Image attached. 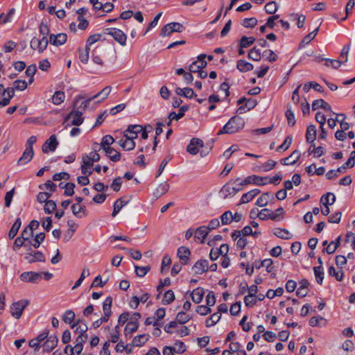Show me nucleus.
I'll list each match as a JSON object with an SVG mask.
<instances>
[{"mask_svg":"<svg viewBox=\"0 0 355 355\" xmlns=\"http://www.w3.org/2000/svg\"><path fill=\"white\" fill-rule=\"evenodd\" d=\"M292 140H293V138L291 136L286 137V138L285 139L283 144H282L279 146H278V148H277V150L280 151V150H287L289 148V146H291V144L292 143Z\"/></svg>","mask_w":355,"mask_h":355,"instance_id":"nucleus-61","label":"nucleus"},{"mask_svg":"<svg viewBox=\"0 0 355 355\" xmlns=\"http://www.w3.org/2000/svg\"><path fill=\"white\" fill-rule=\"evenodd\" d=\"M255 38L254 37L243 36L240 40V46L247 48L254 44Z\"/></svg>","mask_w":355,"mask_h":355,"instance_id":"nucleus-37","label":"nucleus"},{"mask_svg":"<svg viewBox=\"0 0 355 355\" xmlns=\"http://www.w3.org/2000/svg\"><path fill=\"white\" fill-rule=\"evenodd\" d=\"M328 273L330 276L334 277L337 281L340 282L343 277V270L336 271L334 266H330L328 269Z\"/></svg>","mask_w":355,"mask_h":355,"instance_id":"nucleus-40","label":"nucleus"},{"mask_svg":"<svg viewBox=\"0 0 355 355\" xmlns=\"http://www.w3.org/2000/svg\"><path fill=\"white\" fill-rule=\"evenodd\" d=\"M273 234L282 239H290L292 237L291 234L286 230L284 228H275L273 231Z\"/></svg>","mask_w":355,"mask_h":355,"instance_id":"nucleus-27","label":"nucleus"},{"mask_svg":"<svg viewBox=\"0 0 355 355\" xmlns=\"http://www.w3.org/2000/svg\"><path fill=\"white\" fill-rule=\"evenodd\" d=\"M320 107L327 111H331V105L325 102L323 99L315 100L312 103V110H316Z\"/></svg>","mask_w":355,"mask_h":355,"instance_id":"nucleus-22","label":"nucleus"},{"mask_svg":"<svg viewBox=\"0 0 355 355\" xmlns=\"http://www.w3.org/2000/svg\"><path fill=\"white\" fill-rule=\"evenodd\" d=\"M175 300V295L172 290H168L166 292H165L164 297H163V302L165 304H169L171 302H173Z\"/></svg>","mask_w":355,"mask_h":355,"instance_id":"nucleus-46","label":"nucleus"},{"mask_svg":"<svg viewBox=\"0 0 355 355\" xmlns=\"http://www.w3.org/2000/svg\"><path fill=\"white\" fill-rule=\"evenodd\" d=\"M272 197V194L270 192L263 193L259 196L257 201L256 205L259 207H265L268 205L270 199Z\"/></svg>","mask_w":355,"mask_h":355,"instance_id":"nucleus-24","label":"nucleus"},{"mask_svg":"<svg viewBox=\"0 0 355 355\" xmlns=\"http://www.w3.org/2000/svg\"><path fill=\"white\" fill-rule=\"evenodd\" d=\"M114 139L111 135H107L104 136L102 139V141L101 144L102 149L103 150L106 149V148L107 146H109L110 145L114 143Z\"/></svg>","mask_w":355,"mask_h":355,"instance_id":"nucleus-51","label":"nucleus"},{"mask_svg":"<svg viewBox=\"0 0 355 355\" xmlns=\"http://www.w3.org/2000/svg\"><path fill=\"white\" fill-rule=\"evenodd\" d=\"M135 273L138 277H144L147 272L150 270V267L149 266H135Z\"/></svg>","mask_w":355,"mask_h":355,"instance_id":"nucleus-47","label":"nucleus"},{"mask_svg":"<svg viewBox=\"0 0 355 355\" xmlns=\"http://www.w3.org/2000/svg\"><path fill=\"white\" fill-rule=\"evenodd\" d=\"M56 209V204L53 200H48L45 202L44 210L46 214H51Z\"/></svg>","mask_w":355,"mask_h":355,"instance_id":"nucleus-53","label":"nucleus"},{"mask_svg":"<svg viewBox=\"0 0 355 355\" xmlns=\"http://www.w3.org/2000/svg\"><path fill=\"white\" fill-rule=\"evenodd\" d=\"M58 338L55 335H51L47 338L46 340L44 343L43 347L45 352L52 351L58 345Z\"/></svg>","mask_w":355,"mask_h":355,"instance_id":"nucleus-12","label":"nucleus"},{"mask_svg":"<svg viewBox=\"0 0 355 355\" xmlns=\"http://www.w3.org/2000/svg\"><path fill=\"white\" fill-rule=\"evenodd\" d=\"M127 204V202H124L121 198H119L116 200L114 204V210L112 214L113 217L116 216V215L120 211V210Z\"/></svg>","mask_w":355,"mask_h":355,"instance_id":"nucleus-42","label":"nucleus"},{"mask_svg":"<svg viewBox=\"0 0 355 355\" xmlns=\"http://www.w3.org/2000/svg\"><path fill=\"white\" fill-rule=\"evenodd\" d=\"M33 154H34L33 149H31V148L28 149V148H26L25 150L23 153L22 156L18 160L17 164L18 165L24 164H26L27 162H30L33 157Z\"/></svg>","mask_w":355,"mask_h":355,"instance_id":"nucleus-17","label":"nucleus"},{"mask_svg":"<svg viewBox=\"0 0 355 355\" xmlns=\"http://www.w3.org/2000/svg\"><path fill=\"white\" fill-rule=\"evenodd\" d=\"M232 221V213L230 211H227L221 216V222L223 225L230 224Z\"/></svg>","mask_w":355,"mask_h":355,"instance_id":"nucleus-56","label":"nucleus"},{"mask_svg":"<svg viewBox=\"0 0 355 355\" xmlns=\"http://www.w3.org/2000/svg\"><path fill=\"white\" fill-rule=\"evenodd\" d=\"M245 121L243 119L239 116H234L228 122L219 130L218 135L234 134L242 130L244 128Z\"/></svg>","mask_w":355,"mask_h":355,"instance_id":"nucleus-1","label":"nucleus"},{"mask_svg":"<svg viewBox=\"0 0 355 355\" xmlns=\"http://www.w3.org/2000/svg\"><path fill=\"white\" fill-rule=\"evenodd\" d=\"M333 114L336 116V119L331 118L327 120V124L329 127L331 129L335 128V126L336 125V122L340 121L339 117H343V119L346 118V116L344 114H336L334 112H333Z\"/></svg>","mask_w":355,"mask_h":355,"instance_id":"nucleus-49","label":"nucleus"},{"mask_svg":"<svg viewBox=\"0 0 355 355\" xmlns=\"http://www.w3.org/2000/svg\"><path fill=\"white\" fill-rule=\"evenodd\" d=\"M89 47L87 46H85L84 51L79 50V59L83 63H87L89 60Z\"/></svg>","mask_w":355,"mask_h":355,"instance_id":"nucleus-52","label":"nucleus"},{"mask_svg":"<svg viewBox=\"0 0 355 355\" xmlns=\"http://www.w3.org/2000/svg\"><path fill=\"white\" fill-rule=\"evenodd\" d=\"M313 272L315 276L317 282L319 284H322L324 279L323 268L321 266L313 267Z\"/></svg>","mask_w":355,"mask_h":355,"instance_id":"nucleus-33","label":"nucleus"},{"mask_svg":"<svg viewBox=\"0 0 355 355\" xmlns=\"http://www.w3.org/2000/svg\"><path fill=\"white\" fill-rule=\"evenodd\" d=\"M45 239V234L43 232H40L37 234H36L35 239H34V243H33V246L35 248H38L40 247V245L44 241Z\"/></svg>","mask_w":355,"mask_h":355,"instance_id":"nucleus-64","label":"nucleus"},{"mask_svg":"<svg viewBox=\"0 0 355 355\" xmlns=\"http://www.w3.org/2000/svg\"><path fill=\"white\" fill-rule=\"evenodd\" d=\"M257 302V299L256 296L248 295L244 297V303L247 307H252L254 305L256 304Z\"/></svg>","mask_w":355,"mask_h":355,"instance_id":"nucleus-59","label":"nucleus"},{"mask_svg":"<svg viewBox=\"0 0 355 355\" xmlns=\"http://www.w3.org/2000/svg\"><path fill=\"white\" fill-rule=\"evenodd\" d=\"M138 322L129 321L125 327V334H132L134 331H137L138 329Z\"/></svg>","mask_w":355,"mask_h":355,"instance_id":"nucleus-44","label":"nucleus"},{"mask_svg":"<svg viewBox=\"0 0 355 355\" xmlns=\"http://www.w3.org/2000/svg\"><path fill=\"white\" fill-rule=\"evenodd\" d=\"M336 201V196L332 193H327L325 195H323L320 198V203L324 207L328 206L329 205H333Z\"/></svg>","mask_w":355,"mask_h":355,"instance_id":"nucleus-26","label":"nucleus"},{"mask_svg":"<svg viewBox=\"0 0 355 355\" xmlns=\"http://www.w3.org/2000/svg\"><path fill=\"white\" fill-rule=\"evenodd\" d=\"M248 58L254 61H259L261 58L259 49L257 47L252 48L248 53Z\"/></svg>","mask_w":355,"mask_h":355,"instance_id":"nucleus-43","label":"nucleus"},{"mask_svg":"<svg viewBox=\"0 0 355 355\" xmlns=\"http://www.w3.org/2000/svg\"><path fill=\"white\" fill-rule=\"evenodd\" d=\"M75 318V313L71 310H67L65 311L62 316V320L65 323L70 324Z\"/></svg>","mask_w":355,"mask_h":355,"instance_id":"nucleus-54","label":"nucleus"},{"mask_svg":"<svg viewBox=\"0 0 355 355\" xmlns=\"http://www.w3.org/2000/svg\"><path fill=\"white\" fill-rule=\"evenodd\" d=\"M111 90L112 87L110 86H106L101 92H99L98 94L92 96V98H97L98 97L101 96V100L98 101V103H99L103 100L105 99L108 96Z\"/></svg>","mask_w":355,"mask_h":355,"instance_id":"nucleus-38","label":"nucleus"},{"mask_svg":"<svg viewBox=\"0 0 355 355\" xmlns=\"http://www.w3.org/2000/svg\"><path fill=\"white\" fill-rule=\"evenodd\" d=\"M340 243V236H338L335 241L331 242L327 247L324 249L328 254H333Z\"/></svg>","mask_w":355,"mask_h":355,"instance_id":"nucleus-34","label":"nucleus"},{"mask_svg":"<svg viewBox=\"0 0 355 355\" xmlns=\"http://www.w3.org/2000/svg\"><path fill=\"white\" fill-rule=\"evenodd\" d=\"M118 144L123 149L126 150H131L135 147V142L133 140L128 139L127 138L121 139L118 141Z\"/></svg>","mask_w":355,"mask_h":355,"instance_id":"nucleus-30","label":"nucleus"},{"mask_svg":"<svg viewBox=\"0 0 355 355\" xmlns=\"http://www.w3.org/2000/svg\"><path fill=\"white\" fill-rule=\"evenodd\" d=\"M26 259L30 263H33L36 261H41V262L45 261V257H44V254L40 251L35 252L33 254H30L28 256L26 257Z\"/></svg>","mask_w":355,"mask_h":355,"instance_id":"nucleus-31","label":"nucleus"},{"mask_svg":"<svg viewBox=\"0 0 355 355\" xmlns=\"http://www.w3.org/2000/svg\"><path fill=\"white\" fill-rule=\"evenodd\" d=\"M241 189H242L241 187L236 188V187L230 186V184H226L222 188L221 193H223L225 196H227L228 195H235L236 193H238Z\"/></svg>","mask_w":355,"mask_h":355,"instance_id":"nucleus-28","label":"nucleus"},{"mask_svg":"<svg viewBox=\"0 0 355 355\" xmlns=\"http://www.w3.org/2000/svg\"><path fill=\"white\" fill-rule=\"evenodd\" d=\"M106 153V155L109 157L111 161L112 162H118L121 159V153L116 150L115 149L107 146L106 149L103 150Z\"/></svg>","mask_w":355,"mask_h":355,"instance_id":"nucleus-18","label":"nucleus"},{"mask_svg":"<svg viewBox=\"0 0 355 355\" xmlns=\"http://www.w3.org/2000/svg\"><path fill=\"white\" fill-rule=\"evenodd\" d=\"M83 113L78 110L71 112L64 120V127L67 128L71 125L78 126L83 123L84 119L82 117Z\"/></svg>","mask_w":355,"mask_h":355,"instance_id":"nucleus-2","label":"nucleus"},{"mask_svg":"<svg viewBox=\"0 0 355 355\" xmlns=\"http://www.w3.org/2000/svg\"><path fill=\"white\" fill-rule=\"evenodd\" d=\"M209 234V230L208 227L206 226H201L196 229L194 234L195 239L198 240L201 239V242L203 243L204 240L205 239L206 236Z\"/></svg>","mask_w":355,"mask_h":355,"instance_id":"nucleus-21","label":"nucleus"},{"mask_svg":"<svg viewBox=\"0 0 355 355\" xmlns=\"http://www.w3.org/2000/svg\"><path fill=\"white\" fill-rule=\"evenodd\" d=\"M284 214V211L282 207L277 209L275 212H271L268 209H263L259 212L258 217L263 220L267 219L279 220L283 218Z\"/></svg>","mask_w":355,"mask_h":355,"instance_id":"nucleus-3","label":"nucleus"},{"mask_svg":"<svg viewBox=\"0 0 355 355\" xmlns=\"http://www.w3.org/2000/svg\"><path fill=\"white\" fill-rule=\"evenodd\" d=\"M257 24V19L255 17L245 18L241 22V25L245 28H253Z\"/></svg>","mask_w":355,"mask_h":355,"instance_id":"nucleus-50","label":"nucleus"},{"mask_svg":"<svg viewBox=\"0 0 355 355\" xmlns=\"http://www.w3.org/2000/svg\"><path fill=\"white\" fill-rule=\"evenodd\" d=\"M191 319V317H189L187 314H186L184 312H179L177 314L176 320L178 323L181 324H184L186 322H187Z\"/></svg>","mask_w":355,"mask_h":355,"instance_id":"nucleus-55","label":"nucleus"},{"mask_svg":"<svg viewBox=\"0 0 355 355\" xmlns=\"http://www.w3.org/2000/svg\"><path fill=\"white\" fill-rule=\"evenodd\" d=\"M148 340V335L141 334V335L135 336L132 340V343H133V345H135V346L141 347L144 344H145Z\"/></svg>","mask_w":355,"mask_h":355,"instance_id":"nucleus-35","label":"nucleus"},{"mask_svg":"<svg viewBox=\"0 0 355 355\" xmlns=\"http://www.w3.org/2000/svg\"><path fill=\"white\" fill-rule=\"evenodd\" d=\"M21 220L20 218H17L8 232V237L10 239H12L15 237L21 227Z\"/></svg>","mask_w":355,"mask_h":355,"instance_id":"nucleus-29","label":"nucleus"},{"mask_svg":"<svg viewBox=\"0 0 355 355\" xmlns=\"http://www.w3.org/2000/svg\"><path fill=\"white\" fill-rule=\"evenodd\" d=\"M236 68L241 72H247L252 71L254 67L252 64L246 62L244 60H239L237 61Z\"/></svg>","mask_w":355,"mask_h":355,"instance_id":"nucleus-19","label":"nucleus"},{"mask_svg":"<svg viewBox=\"0 0 355 355\" xmlns=\"http://www.w3.org/2000/svg\"><path fill=\"white\" fill-rule=\"evenodd\" d=\"M300 152L297 150H294L291 155L286 158L282 159L280 162L283 165L294 164L300 157Z\"/></svg>","mask_w":355,"mask_h":355,"instance_id":"nucleus-14","label":"nucleus"},{"mask_svg":"<svg viewBox=\"0 0 355 355\" xmlns=\"http://www.w3.org/2000/svg\"><path fill=\"white\" fill-rule=\"evenodd\" d=\"M65 99V94L62 91L55 92L52 96V102L55 105H60Z\"/></svg>","mask_w":355,"mask_h":355,"instance_id":"nucleus-32","label":"nucleus"},{"mask_svg":"<svg viewBox=\"0 0 355 355\" xmlns=\"http://www.w3.org/2000/svg\"><path fill=\"white\" fill-rule=\"evenodd\" d=\"M341 64L342 62L340 60L327 58L325 59L324 65L327 67H329L331 65L332 68L336 69L340 67Z\"/></svg>","mask_w":355,"mask_h":355,"instance_id":"nucleus-62","label":"nucleus"},{"mask_svg":"<svg viewBox=\"0 0 355 355\" xmlns=\"http://www.w3.org/2000/svg\"><path fill=\"white\" fill-rule=\"evenodd\" d=\"M209 269L208 261L201 259L198 261L193 266V270L196 274H202Z\"/></svg>","mask_w":355,"mask_h":355,"instance_id":"nucleus-13","label":"nucleus"},{"mask_svg":"<svg viewBox=\"0 0 355 355\" xmlns=\"http://www.w3.org/2000/svg\"><path fill=\"white\" fill-rule=\"evenodd\" d=\"M205 295V292L203 288L198 287L194 289L191 293V297L192 301L196 304H199L202 302L203 297Z\"/></svg>","mask_w":355,"mask_h":355,"instance_id":"nucleus-15","label":"nucleus"},{"mask_svg":"<svg viewBox=\"0 0 355 355\" xmlns=\"http://www.w3.org/2000/svg\"><path fill=\"white\" fill-rule=\"evenodd\" d=\"M267 179V178L260 177L256 175H250L245 178V182H249V184H254L256 185H264L266 183L263 182V180Z\"/></svg>","mask_w":355,"mask_h":355,"instance_id":"nucleus-25","label":"nucleus"},{"mask_svg":"<svg viewBox=\"0 0 355 355\" xmlns=\"http://www.w3.org/2000/svg\"><path fill=\"white\" fill-rule=\"evenodd\" d=\"M191 254L190 250L184 246H181L178 249L177 255L179 257L181 263L186 265L189 261V256Z\"/></svg>","mask_w":355,"mask_h":355,"instance_id":"nucleus-10","label":"nucleus"},{"mask_svg":"<svg viewBox=\"0 0 355 355\" xmlns=\"http://www.w3.org/2000/svg\"><path fill=\"white\" fill-rule=\"evenodd\" d=\"M76 327V331L79 332L80 334H85V333L87 330V324L82 320H78L76 324H73L72 327Z\"/></svg>","mask_w":355,"mask_h":355,"instance_id":"nucleus-48","label":"nucleus"},{"mask_svg":"<svg viewBox=\"0 0 355 355\" xmlns=\"http://www.w3.org/2000/svg\"><path fill=\"white\" fill-rule=\"evenodd\" d=\"M42 278V274L35 272H24L21 274L20 279L25 282H30L33 284H37Z\"/></svg>","mask_w":355,"mask_h":355,"instance_id":"nucleus-7","label":"nucleus"},{"mask_svg":"<svg viewBox=\"0 0 355 355\" xmlns=\"http://www.w3.org/2000/svg\"><path fill=\"white\" fill-rule=\"evenodd\" d=\"M316 127L314 125H310L307 127L306 132V139L307 142L313 143L316 138Z\"/></svg>","mask_w":355,"mask_h":355,"instance_id":"nucleus-23","label":"nucleus"},{"mask_svg":"<svg viewBox=\"0 0 355 355\" xmlns=\"http://www.w3.org/2000/svg\"><path fill=\"white\" fill-rule=\"evenodd\" d=\"M277 10V5L275 1H270L266 4L265 10L268 14H275Z\"/></svg>","mask_w":355,"mask_h":355,"instance_id":"nucleus-57","label":"nucleus"},{"mask_svg":"<svg viewBox=\"0 0 355 355\" xmlns=\"http://www.w3.org/2000/svg\"><path fill=\"white\" fill-rule=\"evenodd\" d=\"M169 189V185L166 182L160 184L156 189L154 194L156 197H160L163 194L166 193Z\"/></svg>","mask_w":355,"mask_h":355,"instance_id":"nucleus-39","label":"nucleus"},{"mask_svg":"<svg viewBox=\"0 0 355 355\" xmlns=\"http://www.w3.org/2000/svg\"><path fill=\"white\" fill-rule=\"evenodd\" d=\"M28 303L27 300H22L12 303L10 306L11 315L16 319H19Z\"/></svg>","mask_w":355,"mask_h":355,"instance_id":"nucleus-6","label":"nucleus"},{"mask_svg":"<svg viewBox=\"0 0 355 355\" xmlns=\"http://www.w3.org/2000/svg\"><path fill=\"white\" fill-rule=\"evenodd\" d=\"M260 192H261L260 189H252V190L243 194L241 199V203L245 204V203H248V202H250Z\"/></svg>","mask_w":355,"mask_h":355,"instance_id":"nucleus-16","label":"nucleus"},{"mask_svg":"<svg viewBox=\"0 0 355 355\" xmlns=\"http://www.w3.org/2000/svg\"><path fill=\"white\" fill-rule=\"evenodd\" d=\"M189 110L188 105H183L179 107L178 114L175 112H172L169 114L168 118H171V120H176L178 121L181 118L184 116L185 112Z\"/></svg>","mask_w":355,"mask_h":355,"instance_id":"nucleus-20","label":"nucleus"},{"mask_svg":"<svg viewBox=\"0 0 355 355\" xmlns=\"http://www.w3.org/2000/svg\"><path fill=\"white\" fill-rule=\"evenodd\" d=\"M58 145L56 136L55 135H51L49 139H47L42 146V151L44 153L49 151H54Z\"/></svg>","mask_w":355,"mask_h":355,"instance_id":"nucleus-9","label":"nucleus"},{"mask_svg":"<svg viewBox=\"0 0 355 355\" xmlns=\"http://www.w3.org/2000/svg\"><path fill=\"white\" fill-rule=\"evenodd\" d=\"M104 33L112 36L121 46L126 44L127 35L121 30L115 28H107L104 30Z\"/></svg>","mask_w":355,"mask_h":355,"instance_id":"nucleus-4","label":"nucleus"},{"mask_svg":"<svg viewBox=\"0 0 355 355\" xmlns=\"http://www.w3.org/2000/svg\"><path fill=\"white\" fill-rule=\"evenodd\" d=\"M319 31V27H317L314 31L306 35L304 37L302 43L309 44L311 40H313L318 34Z\"/></svg>","mask_w":355,"mask_h":355,"instance_id":"nucleus-60","label":"nucleus"},{"mask_svg":"<svg viewBox=\"0 0 355 355\" xmlns=\"http://www.w3.org/2000/svg\"><path fill=\"white\" fill-rule=\"evenodd\" d=\"M203 141L198 138H193L191 139L190 143L187 147V150L191 155H196L199 150V147L203 146Z\"/></svg>","mask_w":355,"mask_h":355,"instance_id":"nucleus-8","label":"nucleus"},{"mask_svg":"<svg viewBox=\"0 0 355 355\" xmlns=\"http://www.w3.org/2000/svg\"><path fill=\"white\" fill-rule=\"evenodd\" d=\"M184 26L182 24L178 22H171L166 25H165L160 32V35L162 37H166L170 35L172 33L178 32L181 33L184 30Z\"/></svg>","mask_w":355,"mask_h":355,"instance_id":"nucleus-5","label":"nucleus"},{"mask_svg":"<svg viewBox=\"0 0 355 355\" xmlns=\"http://www.w3.org/2000/svg\"><path fill=\"white\" fill-rule=\"evenodd\" d=\"M221 315L219 313L212 314L209 319L206 321V326L207 327L215 325L220 319Z\"/></svg>","mask_w":355,"mask_h":355,"instance_id":"nucleus-41","label":"nucleus"},{"mask_svg":"<svg viewBox=\"0 0 355 355\" xmlns=\"http://www.w3.org/2000/svg\"><path fill=\"white\" fill-rule=\"evenodd\" d=\"M263 57L265 60H268L270 62H273L277 60V55L272 50H266L263 52Z\"/></svg>","mask_w":355,"mask_h":355,"instance_id":"nucleus-45","label":"nucleus"},{"mask_svg":"<svg viewBox=\"0 0 355 355\" xmlns=\"http://www.w3.org/2000/svg\"><path fill=\"white\" fill-rule=\"evenodd\" d=\"M286 117L287 119L288 124L291 126H293L295 124V117L293 112L291 109H287L286 112Z\"/></svg>","mask_w":355,"mask_h":355,"instance_id":"nucleus-58","label":"nucleus"},{"mask_svg":"<svg viewBox=\"0 0 355 355\" xmlns=\"http://www.w3.org/2000/svg\"><path fill=\"white\" fill-rule=\"evenodd\" d=\"M14 87L16 90L24 91L27 88V83L24 80H17L14 82Z\"/></svg>","mask_w":355,"mask_h":355,"instance_id":"nucleus-63","label":"nucleus"},{"mask_svg":"<svg viewBox=\"0 0 355 355\" xmlns=\"http://www.w3.org/2000/svg\"><path fill=\"white\" fill-rule=\"evenodd\" d=\"M67 39V36L64 33H59L57 35L51 34L50 35L49 42L53 45L60 46L64 44Z\"/></svg>","mask_w":355,"mask_h":355,"instance_id":"nucleus-11","label":"nucleus"},{"mask_svg":"<svg viewBox=\"0 0 355 355\" xmlns=\"http://www.w3.org/2000/svg\"><path fill=\"white\" fill-rule=\"evenodd\" d=\"M112 297H107L103 303V311L104 313L112 315Z\"/></svg>","mask_w":355,"mask_h":355,"instance_id":"nucleus-36","label":"nucleus"}]
</instances>
